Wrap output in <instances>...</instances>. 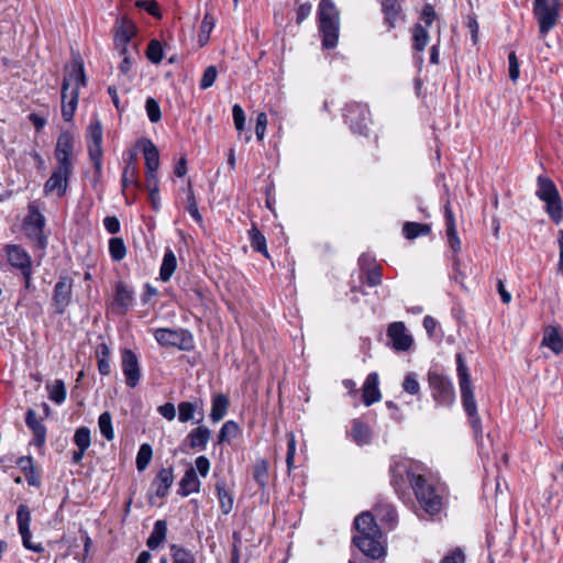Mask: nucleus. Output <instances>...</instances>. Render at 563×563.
Wrapping results in <instances>:
<instances>
[{
	"instance_id": "nucleus-34",
	"label": "nucleus",
	"mask_w": 563,
	"mask_h": 563,
	"mask_svg": "<svg viewBox=\"0 0 563 563\" xmlns=\"http://www.w3.org/2000/svg\"><path fill=\"white\" fill-rule=\"evenodd\" d=\"M177 267V260L172 250H167L164 254L163 262L159 269V278L163 282H168Z\"/></svg>"
},
{
	"instance_id": "nucleus-64",
	"label": "nucleus",
	"mask_w": 563,
	"mask_h": 563,
	"mask_svg": "<svg viewBox=\"0 0 563 563\" xmlns=\"http://www.w3.org/2000/svg\"><path fill=\"white\" fill-rule=\"evenodd\" d=\"M366 283L374 287L378 286L382 283V272L380 268L374 267L367 272Z\"/></svg>"
},
{
	"instance_id": "nucleus-42",
	"label": "nucleus",
	"mask_w": 563,
	"mask_h": 563,
	"mask_svg": "<svg viewBox=\"0 0 563 563\" xmlns=\"http://www.w3.org/2000/svg\"><path fill=\"white\" fill-rule=\"evenodd\" d=\"M268 476V463L266 460H258L253 470V477L255 482L262 487L265 488L267 484Z\"/></svg>"
},
{
	"instance_id": "nucleus-10",
	"label": "nucleus",
	"mask_w": 563,
	"mask_h": 563,
	"mask_svg": "<svg viewBox=\"0 0 563 563\" xmlns=\"http://www.w3.org/2000/svg\"><path fill=\"white\" fill-rule=\"evenodd\" d=\"M429 384L433 399L439 406L449 407L455 401V390L448 377L438 373H430Z\"/></svg>"
},
{
	"instance_id": "nucleus-46",
	"label": "nucleus",
	"mask_w": 563,
	"mask_h": 563,
	"mask_svg": "<svg viewBox=\"0 0 563 563\" xmlns=\"http://www.w3.org/2000/svg\"><path fill=\"white\" fill-rule=\"evenodd\" d=\"M74 443L78 449L88 450L91 444V434L89 428H78L74 434Z\"/></svg>"
},
{
	"instance_id": "nucleus-37",
	"label": "nucleus",
	"mask_w": 563,
	"mask_h": 563,
	"mask_svg": "<svg viewBox=\"0 0 563 563\" xmlns=\"http://www.w3.org/2000/svg\"><path fill=\"white\" fill-rule=\"evenodd\" d=\"M402 231L407 239L412 240L420 235H428L431 232V227L418 222H406Z\"/></svg>"
},
{
	"instance_id": "nucleus-25",
	"label": "nucleus",
	"mask_w": 563,
	"mask_h": 563,
	"mask_svg": "<svg viewBox=\"0 0 563 563\" xmlns=\"http://www.w3.org/2000/svg\"><path fill=\"white\" fill-rule=\"evenodd\" d=\"M196 413L200 416L197 423H201L203 420L202 401H183L178 405V419L180 422H188L192 420Z\"/></svg>"
},
{
	"instance_id": "nucleus-9",
	"label": "nucleus",
	"mask_w": 563,
	"mask_h": 563,
	"mask_svg": "<svg viewBox=\"0 0 563 563\" xmlns=\"http://www.w3.org/2000/svg\"><path fill=\"white\" fill-rule=\"evenodd\" d=\"M136 34V25L129 18L123 16L114 24L113 43L119 54L135 52L136 45L132 43Z\"/></svg>"
},
{
	"instance_id": "nucleus-36",
	"label": "nucleus",
	"mask_w": 563,
	"mask_h": 563,
	"mask_svg": "<svg viewBox=\"0 0 563 563\" xmlns=\"http://www.w3.org/2000/svg\"><path fill=\"white\" fill-rule=\"evenodd\" d=\"M133 300L132 291L129 290L123 284H119L115 288L114 303L125 312L131 306Z\"/></svg>"
},
{
	"instance_id": "nucleus-41",
	"label": "nucleus",
	"mask_w": 563,
	"mask_h": 563,
	"mask_svg": "<svg viewBox=\"0 0 563 563\" xmlns=\"http://www.w3.org/2000/svg\"><path fill=\"white\" fill-rule=\"evenodd\" d=\"M249 235H250V241H251L252 247L255 251L264 254L265 256H268V252H267V247H266V239L262 234V232L257 228L253 227L249 231Z\"/></svg>"
},
{
	"instance_id": "nucleus-58",
	"label": "nucleus",
	"mask_w": 563,
	"mask_h": 563,
	"mask_svg": "<svg viewBox=\"0 0 563 563\" xmlns=\"http://www.w3.org/2000/svg\"><path fill=\"white\" fill-rule=\"evenodd\" d=\"M267 128V115L264 112L257 114L256 125H255V134L258 141L264 139L265 132Z\"/></svg>"
},
{
	"instance_id": "nucleus-60",
	"label": "nucleus",
	"mask_w": 563,
	"mask_h": 563,
	"mask_svg": "<svg viewBox=\"0 0 563 563\" xmlns=\"http://www.w3.org/2000/svg\"><path fill=\"white\" fill-rule=\"evenodd\" d=\"M214 24H216L214 18L211 14L207 13L201 22V25H200L199 37L201 38L202 34H206V40H209V35H210L212 29L214 27Z\"/></svg>"
},
{
	"instance_id": "nucleus-51",
	"label": "nucleus",
	"mask_w": 563,
	"mask_h": 563,
	"mask_svg": "<svg viewBox=\"0 0 563 563\" xmlns=\"http://www.w3.org/2000/svg\"><path fill=\"white\" fill-rule=\"evenodd\" d=\"M147 117L151 122H158L162 118L161 108L157 101L153 98H147L145 103Z\"/></svg>"
},
{
	"instance_id": "nucleus-56",
	"label": "nucleus",
	"mask_w": 563,
	"mask_h": 563,
	"mask_svg": "<svg viewBox=\"0 0 563 563\" xmlns=\"http://www.w3.org/2000/svg\"><path fill=\"white\" fill-rule=\"evenodd\" d=\"M119 55L122 56V62L119 65V70L122 75L128 76L133 66V57L137 55V49L135 52H129Z\"/></svg>"
},
{
	"instance_id": "nucleus-52",
	"label": "nucleus",
	"mask_w": 563,
	"mask_h": 563,
	"mask_svg": "<svg viewBox=\"0 0 563 563\" xmlns=\"http://www.w3.org/2000/svg\"><path fill=\"white\" fill-rule=\"evenodd\" d=\"M402 388L406 393L410 395H417L420 391V385L417 379V375L415 373H408L405 376Z\"/></svg>"
},
{
	"instance_id": "nucleus-47",
	"label": "nucleus",
	"mask_w": 563,
	"mask_h": 563,
	"mask_svg": "<svg viewBox=\"0 0 563 563\" xmlns=\"http://www.w3.org/2000/svg\"><path fill=\"white\" fill-rule=\"evenodd\" d=\"M170 553L173 563H196L194 554L184 548L172 545Z\"/></svg>"
},
{
	"instance_id": "nucleus-16",
	"label": "nucleus",
	"mask_w": 563,
	"mask_h": 563,
	"mask_svg": "<svg viewBox=\"0 0 563 563\" xmlns=\"http://www.w3.org/2000/svg\"><path fill=\"white\" fill-rule=\"evenodd\" d=\"M154 336L157 343L163 346H175L180 350H188L191 344L190 334L184 330L161 328L155 331Z\"/></svg>"
},
{
	"instance_id": "nucleus-40",
	"label": "nucleus",
	"mask_w": 563,
	"mask_h": 563,
	"mask_svg": "<svg viewBox=\"0 0 563 563\" xmlns=\"http://www.w3.org/2000/svg\"><path fill=\"white\" fill-rule=\"evenodd\" d=\"M239 433V426L236 422L229 420L223 423L219 433H218V443L222 444L224 442L231 441Z\"/></svg>"
},
{
	"instance_id": "nucleus-45",
	"label": "nucleus",
	"mask_w": 563,
	"mask_h": 563,
	"mask_svg": "<svg viewBox=\"0 0 563 563\" xmlns=\"http://www.w3.org/2000/svg\"><path fill=\"white\" fill-rule=\"evenodd\" d=\"M98 426L101 434L108 440L111 441L114 438V432L112 428V418L111 415L106 411L99 416Z\"/></svg>"
},
{
	"instance_id": "nucleus-7",
	"label": "nucleus",
	"mask_w": 563,
	"mask_h": 563,
	"mask_svg": "<svg viewBox=\"0 0 563 563\" xmlns=\"http://www.w3.org/2000/svg\"><path fill=\"white\" fill-rule=\"evenodd\" d=\"M537 196L547 203V212L551 219L556 223L560 222L563 217V209L559 191L553 181L540 176L538 178Z\"/></svg>"
},
{
	"instance_id": "nucleus-35",
	"label": "nucleus",
	"mask_w": 563,
	"mask_h": 563,
	"mask_svg": "<svg viewBox=\"0 0 563 563\" xmlns=\"http://www.w3.org/2000/svg\"><path fill=\"white\" fill-rule=\"evenodd\" d=\"M167 525L164 520H157L150 534L146 544L150 549H156L166 538Z\"/></svg>"
},
{
	"instance_id": "nucleus-24",
	"label": "nucleus",
	"mask_w": 563,
	"mask_h": 563,
	"mask_svg": "<svg viewBox=\"0 0 563 563\" xmlns=\"http://www.w3.org/2000/svg\"><path fill=\"white\" fill-rule=\"evenodd\" d=\"M382 394L378 388V374L371 373L367 375L363 385V402L365 406H371L379 401Z\"/></svg>"
},
{
	"instance_id": "nucleus-14",
	"label": "nucleus",
	"mask_w": 563,
	"mask_h": 563,
	"mask_svg": "<svg viewBox=\"0 0 563 563\" xmlns=\"http://www.w3.org/2000/svg\"><path fill=\"white\" fill-rule=\"evenodd\" d=\"M73 297V280L67 276L59 277L55 284L52 297V307L57 314H63Z\"/></svg>"
},
{
	"instance_id": "nucleus-20",
	"label": "nucleus",
	"mask_w": 563,
	"mask_h": 563,
	"mask_svg": "<svg viewBox=\"0 0 563 563\" xmlns=\"http://www.w3.org/2000/svg\"><path fill=\"white\" fill-rule=\"evenodd\" d=\"M444 218L448 244L452 252L456 254L461 252L462 243L456 231L455 217L449 202L444 206Z\"/></svg>"
},
{
	"instance_id": "nucleus-22",
	"label": "nucleus",
	"mask_w": 563,
	"mask_h": 563,
	"mask_svg": "<svg viewBox=\"0 0 563 563\" xmlns=\"http://www.w3.org/2000/svg\"><path fill=\"white\" fill-rule=\"evenodd\" d=\"M174 471L173 467L162 468L156 477L154 478L153 485L155 486V494L159 498H164L168 495L170 487L174 484Z\"/></svg>"
},
{
	"instance_id": "nucleus-26",
	"label": "nucleus",
	"mask_w": 563,
	"mask_h": 563,
	"mask_svg": "<svg viewBox=\"0 0 563 563\" xmlns=\"http://www.w3.org/2000/svg\"><path fill=\"white\" fill-rule=\"evenodd\" d=\"M210 438L211 431L205 426H199L187 434L186 441L190 449L202 451L207 448Z\"/></svg>"
},
{
	"instance_id": "nucleus-43",
	"label": "nucleus",
	"mask_w": 563,
	"mask_h": 563,
	"mask_svg": "<svg viewBox=\"0 0 563 563\" xmlns=\"http://www.w3.org/2000/svg\"><path fill=\"white\" fill-rule=\"evenodd\" d=\"M109 252L111 258L115 262H120L125 257L126 249L121 238H112L109 241Z\"/></svg>"
},
{
	"instance_id": "nucleus-48",
	"label": "nucleus",
	"mask_w": 563,
	"mask_h": 563,
	"mask_svg": "<svg viewBox=\"0 0 563 563\" xmlns=\"http://www.w3.org/2000/svg\"><path fill=\"white\" fill-rule=\"evenodd\" d=\"M49 399L56 404H62L66 399V388L63 380H55L49 387Z\"/></svg>"
},
{
	"instance_id": "nucleus-57",
	"label": "nucleus",
	"mask_w": 563,
	"mask_h": 563,
	"mask_svg": "<svg viewBox=\"0 0 563 563\" xmlns=\"http://www.w3.org/2000/svg\"><path fill=\"white\" fill-rule=\"evenodd\" d=\"M234 126L238 131H242L245 125V113L240 104H234L232 108Z\"/></svg>"
},
{
	"instance_id": "nucleus-53",
	"label": "nucleus",
	"mask_w": 563,
	"mask_h": 563,
	"mask_svg": "<svg viewBox=\"0 0 563 563\" xmlns=\"http://www.w3.org/2000/svg\"><path fill=\"white\" fill-rule=\"evenodd\" d=\"M287 455H286V464L288 472H291L295 468V454H296V439L294 433L288 434L287 441Z\"/></svg>"
},
{
	"instance_id": "nucleus-17",
	"label": "nucleus",
	"mask_w": 563,
	"mask_h": 563,
	"mask_svg": "<svg viewBox=\"0 0 563 563\" xmlns=\"http://www.w3.org/2000/svg\"><path fill=\"white\" fill-rule=\"evenodd\" d=\"M121 366L126 385L132 388L135 387L141 379V367L136 354L129 349L123 350Z\"/></svg>"
},
{
	"instance_id": "nucleus-49",
	"label": "nucleus",
	"mask_w": 563,
	"mask_h": 563,
	"mask_svg": "<svg viewBox=\"0 0 563 563\" xmlns=\"http://www.w3.org/2000/svg\"><path fill=\"white\" fill-rule=\"evenodd\" d=\"M146 56L154 64L161 63L163 59L162 44L156 40L151 41L146 51Z\"/></svg>"
},
{
	"instance_id": "nucleus-61",
	"label": "nucleus",
	"mask_w": 563,
	"mask_h": 563,
	"mask_svg": "<svg viewBox=\"0 0 563 563\" xmlns=\"http://www.w3.org/2000/svg\"><path fill=\"white\" fill-rule=\"evenodd\" d=\"M194 468L196 474L199 473L200 476L206 477L210 471V462L206 456L200 455L196 459Z\"/></svg>"
},
{
	"instance_id": "nucleus-29",
	"label": "nucleus",
	"mask_w": 563,
	"mask_h": 563,
	"mask_svg": "<svg viewBox=\"0 0 563 563\" xmlns=\"http://www.w3.org/2000/svg\"><path fill=\"white\" fill-rule=\"evenodd\" d=\"M217 496L219 499V505L221 511L224 515H228L232 511L234 505V498L230 489L227 488V485L223 481L218 482L216 484Z\"/></svg>"
},
{
	"instance_id": "nucleus-3",
	"label": "nucleus",
	"mask_w": 563,
	"mask_h": 563,
	"mask_svg": "<svg viewBox=\"0 0 563 563\" xmlns=\"http://www.w3.org/2000/svg\"><path fill=\"white\" fill-rule=\"evenodd\" d=\"M411 487L420 507L429 515L439 514L444 505L443 489L439 484H434L418 475L411 478Z\"/></svg>"
},
{
	"instance_id": "nucleus-63",
	"label": "nucleus",
	"mask_w": 563,
	"mask_h": 563,
	"mask_svg": "<svg viewBox=\"0 0 563 563\" xmlns=\"http://www.w3.org/2000/svg\"><path fill=\"white\" fill-rule=\"evenodd\" d=\"M157 411L168 421H172L176 417V408L174 404L166 402L157 408Z\"/></svg>"
},
{
	"instance_id": "nucleus-18",
	"label": "nucleus",
	"mask_w": 563,
	"mask_h": 563,
	"mask_svg": "<svg viewBox=\"0 0 563 563\" xmlns=\"http://www.w3.org/2000/svg\"><path fill=\"white\" fill-rule=\"evenodd\" d=\"M5 252L9 263L22 271L25 276L26 286H29L31 275V258L29 254L19 245H8Z\"/></svg>"
},
{
	"instance_id": "nucleus-50",
	"label": "nucleus",
	"mask_w": 563,
	"mask_h": 563,
	"mask_svg": "<svg viewBox=\"0 0 563 563\" xmlns=\"http://www.w3.org/2000/svg\"><path fill=\"white\" fill-rule=\"evenodd\" d=\"M186 209H187V211L190 213V216L197 222H201L202 221V217H201V214H200V212L198 210V205H197V201H196V198H195V195H194V191H192V188H191L190 184H189V188H188Z\"/></svg>"
},
{
	"instance_id": "nucleus-8",
	"label": "nucleus",
	"mask_w": 563,
	"mask_h": 563,
	"mask_svg": "<svg viewBox=\"0 0 563 563\" xmlns=\"http://www.w3.org/2000/svg\"><path fill=\"white\" fill-rule=\"evenodd\" d=\"M102 142L103 131L101 122L97 117H93L87 129V146L89 157L98 175H100L102 170Z\"/></svg>"
},
{
	"instance_id": "nucleus-59",
	"label": "nucleus",
	"mask_w": 563,
	"mask_h": 563,
	"mask_svg": "<svg viewBox=\"0 0 563 563\" xmlns=\"http://www.w3.org/2000/svg\"><path fill=\"white\" fill-rule=\"evenodd\" d=\"M508 63H509V78L511 81H517L520 75L519 70V63L517 59V56L515 52H511L508 56Z\"/></svg>"
},
{
	"instance_id": "nucleus-19",
	"label": "nucleus",
	"mask_w": 563,
	"mask_h": 563,
	"mask_svg": "<svg viewBox=\"0 0 563 563\" xmlns=\"http://www.w3.org/2000/svg\"><path fill=\"white\" fill-rule=\"evenodd\" d=\"M387 334L393 341V346L397 351H407L412 345V338L407 333V329L402 322H393L389 324Z\"/></svg>"
},
{
	"instance_id": "nucleus-39",
	"label": "nucleus",
	"mask_w": 563,
	"mask_h": 563,
	"mask_svg": "<svg viewBox=\"0 0 563 563\" xmlns=\"http://www.w3.org/2000/svg\"><path fill=\"white\" fill-rule=\"evenodd\" d=\"M351 435L353 440L360 444L364 445L367 444L371 440V430L367 426L363 424L360 421H354Z\"/></svg>"
},
{
	"instance_id": "nucleus-5",
	"label": "nucleus",
	"mask_w": 563,
	"mask_h": 563,
	"mask_svg": "<svg viewBox=\"0 0 563 563\" xmlns=\"http://www.w3.org/2000/svg\"><path fill=\"white\" fill-rule=\"evenodd\" d=\"M319 29L322 33V45L333 48L339 40V11L332 0H321L318 5Z\"/></svg>"
},
{
	"instance_id": "nucleus-21",
	"label": "nucleus",
	"mask_w": 563,
	"mask_h": 563,
	"mask_svg": "<svg viewBox=\"0 0 563 563\" xmlns=\"http://www.w3.org/2000/svg\"><path fill=\"white\" fill-rule=\"evenodd\" d=\"M391 482L397 488H400L402 484L408 479L411 483L412 477H418L411 470V462L408 460H401L395 462L391 467Z\"/></svg>"
},
{
	"instance_id": "nucleus-62",
	"label": "nucleus",
	"mask_w": 563,
	"mask_h": 563,
	"mask_svg": "<svg viewBox=\"0 0 563 563\" xmlns=\"http://www.w3.org/2000/svg\"><path fill=\"white\" fill-rule=\"evenodd\" d=\"M465 562V555L461 549H455L451 551L449 554H446L442 560L441 563H464Z\"/></svg>"
},
{
	"instance_id": "nucleus-15",
	"label": "nucleus",
	"mask_w": 563,
	"mask_h": 563,
	"mask_svg": "<svg viewBox=\"0 0 563 563\" xmlns=\"http://www.w3.org/2000/svg\"><path fill=\"white\" fill-rule=\"evenodd\" d=\"M75 136L69 131H63L56 142L54 156L57 165L74 168Z\"/></svg>"
},
{
	"instance_id": "nucleus-55",
	"label": "nucleus",
	"mask_w": 563,
	"mask_h": 563,
	"mask_svg": "<svg viewBox=\"0 0 563 563\" xmlns=\"http://www.w3.org/2000/svg\"><path fill=\"white\" fill-rule=\"evenodd\" d=\"M218 70L214 66H209L205 69L203 75L200 80V88L208 89L210 88L216 79H217Z\"/></svg>"
},
{
	"instance_id": "nucleus-28",
	"label": "nucleus",
	"mask_w": 563,
	"mask_h": 563,
	"mask_svg": "<svg viewBox=\"0 0 563 563\" xmlns=\"http://www.w3.org/2000/svg\"><path fill=\"white\" fill-rule=\"evenodd\" d=\"M542 345L549 347L555 354L563 352V336L555 327H548L544 330Z\"/></svg>"
},
{
	"instance_id": "nucleus-11",
	"label": "nucleus",
	"mask_w": 563,
	"mask_h": 563,
	"mask_svg": "<svg viewBox=\"0 0 563 563\" xmlns=\"http://www.w3.org/2000/svg\"><path fill=\"white\" fill-rule=\"evenodd\" d=\"M344 117L350 123L354 133H358L361 135L368 134V122L371 121V113L366 104H350L345 110Z\"/></svg>"
},
{
	"instance_id": "nucleus-31",
	"label": "nucleus",
	"mask_w": 563,
	"mask_h": 563,
	"mask_svg": "<svg viewBox=\"0 0 563 563\" xmlns=\"http://www.w3.org/2000/svg\"><path fill=\"white\" fill-rule=\"evenodd\" d=\"M383 12L385 14V23L388 29L395 27L397 20L400 16L401 8L398 0H384L382 3Z\"/></svg>"
},
{
	"instance_id": "nucleus-33",
	"label": "nucleus",
	"mask_w": 563,
	"mask_h": 563,
	"mask_svg": "<svg viewBox=\"0 0 563 563\" xmlns=\"http://www.w3.org/2000/svg\"><path fill=\"white\" fill-rule=\"evenodd\" d=\"M137 175V166H136V155L134 153L130 154L129 159L126 161L123 174H122V187L125 189L129 185L139 186L136 180Z\"/></svg>"
},
{
	"instance_id": "nucleus-1",
	"label": "nucleus",
	"mask_w": 563,
	"mask_h": 563,
	"mask_svg": "<svg viewBox=\"0 0 563 563\" xmlns=\"http://www.w3.org/2000/svg\"><path fill=\"white\" fill-rule=\"evenodd\" d=\"M354 528L356 534L352 541L364 555L372 560H379L385 556L386 548L383 533L371 512L360 514L354 519Z\"/></svg>"
},
{
	"instance_id": "nucleus-44",
	"label": "nucleus",
	"mask_w": 563,
	"mask_h": 563,
	"mask_svg": "<svg viewBox=\"0 0 563 563\" xmlns=\"http://www.w3.org/2000/svg\"><path fill=\"white\" fill-rule=\"evenodd\" d=\"M153 451L152 446L147 443H144L140 446L139 452L136 454V468L142 472L144 471L152 460Z\"/></svg>"
},
{
	"instance_id": "nucleus-2",
	"label": "nucleus",
	"mask_w": 563,
	"mask_h": 563,
	"mask_svg": "<svg viewBox=\"0 0 563 563\" xmlns=\"http://www.w3.org/2000/svg\"><path fill=\"white\" fill-rule=\"evenodd\" d=\"M86 78L84 66L80 62H74L67 67L62 88V115L65 121H71L77 109L79 89L85 86Z\"/></svg>"
},
{
	"instance_id": "nucleus-32",
	"label": "nucleus",
	"mask_w": 563,
	"mask_h": 563,
	"mask_svg": "<svg viewBox=\"0 0 563 563\" xmlns=\"http://www.w3.org/2000/svg\"><path fill=\"white\" fill-rule=\"evenodd\" d=\"M143 153L146 170H157L159 167V153L152 141H144Z\"/></svg>"
},
{
	"instance_id": "nucleus-6",
	"label": "nucleus",
	"mask_w": 563,
	"mask_h": 563,
	"mask_svg": "<svg viewBox=\"0 0 563 563\" xmlns=\"http://www.w3.org/2000/svg\"><path fill=\"white\" fill-rule=\"evenodd\" d=\"M533 15L539 24V33L544 37L558 24L560 16V1L534 0Z\"/></svg>"
},
{
	"instance_id": "nucleus-54",
	"label": "nucleus",
	"mask_w": 563,
	"mask_h": 563,
	"mask_svg": "<svg viewBox=\"0 0 563 563\" xmlns=\"http://www.w3.org/2000/svg\"><path fill=\"white\" fill-rule=\"evenodd\" d=\"M27 221L38 232H42L44 227H45V218H44V216L34 207L30 208V214L27 217Z\"/></svg>"
},
{
	"instance_id": "nucleus-38",
	"label": "nucleus",
	"mask_w": 563,
	"mask_h": 563,
	"mask_svg": "<svg viewBox=\"0 0 563 563\" xmlns=\"http://www.w3.org/2000/svg\"><path fill=\"white\" fill-rule=\"evenodd\" d=\"M413 48L416 51H423L429 43V34L426 26L416 24L412 29Z\"/></svg>"
},
{
	"instance_id": "nucleus-27",
	"label": "nucleus",
	"mask_w": 563,
	"mask_h": 563,
	"mask_svg": "<svg viewBox=\"0 0 563 563\" xmlns=\"http://www.w3.org/2000/svg\"><path fill=\"white\" fill-rule=\"evenodd\" d=\"M25 420L27 427L33 431V443L38 448L43 446L46 440V429L44 424L37 419L33 409L27 410Z\"/></svg>"
},
{
	"instance_id": "nucleus-4",
	"label": "nucleus",
	"mask_w": 563,
	"mask_h": 563,
	"mask_svg": "<svg viewBox=\"0 0 563 563\" xmlns=\"http://www.w3.org/2000/svg\"><path fill=\"white\" fill-rule=\"evenodd\" d=\"M456 372L464 410L466 411L471 419V424L473 429L475 430V432H477L481 429V419L477 415V405L474 397L468 368L465 364L462 354L460 353L456 354Z\"/></svg>"
},
{
	"instance_id": "nucleus-12",
	"label": "nucleus",
	"mask_w": 563,
	"mask_h": 563,
	"mask_svg": "<svg viewBox=\"0 0 563 563\" xmlns=\"http://www.w3.org/2000/svg\"><path fill=\"white\" fill-rule=\"evenodd\" d=\"M73 174V168L57 165L49 178L44 184L45 196L56 195L63 197L68 188L69 177Z\"/></svg>"
},
{
	"instance_id": "nucleus-30",
	"label": "nucleus",
	"mask_w": 563,
	"mask_h": 563,
	"mask_svg": "<svg viewBox=\"0 0 563 563\" xmlns=\"http://www.w3.org/2000/svg\"><path fill=\"white\" fill-rule=\"evenodd\" d=\"M229 408V398L223 394H217L212 397L210 418L213 422H219L224 418Z\"/></svg>"
},
{
	"instance_id": "nucleus-13",
	"label": "nucleus",
	"mask_w": 563,
	"mask_h": 563,
	"mask_svg": "<svg viewBox=\"0 0 563 563\" xmlns=\"http://www.w3.org/2000/svg\"><path fill=\"white\" fill-rule=\"evenodd\" d=\"M18 530L22 538L23 547L30 551L41 553L44 551L42 543H34L32 541L31 526V511L26 505H20L16 511Z\"/></svg>"
},
{
	"instance_id": "nucleus-23",
	"label": "nucleus",
	"mask_w": 563,
	"mask_h": 563,
	"mask_svg": "<svg viewBox=\"0 0 563 563\" xmlns=\"http://www.w3.org/2000/svg\"><path fill=\"white\" fill-rule=\"evenodd\" d=\"M200 486L201 482L196 474V470L194 467H189L179 481L178 494L183 497H187L194 493H198L200 490Z\"/></svg>"
}]
</instances>
